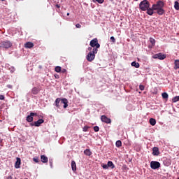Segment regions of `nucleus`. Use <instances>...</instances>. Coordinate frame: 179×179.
I'll return each mask as SVG.
<instances>
[{"label":"nucleus","mask_w":179,"mask_h":179,"mask_svg":"<svg viewBox=\"0 0 179 179\" xmlns=\"http://www.w3.org/2000/svg\"><path fill=\"white\" fill-rule=\"evenodd\" d=\"M163 8H164V2L160 0L158 1L157 3L152 5V9L157 10V15L160 16L164 15V9H163Z\"/></svg>","instance_id":"obj_1"},{"label":"nucleus","mask_w":179,"mask_h":179,"mask_svg":"<svg viewBox=\"0 0 179 179\" xmlns=\"http://www.w3.org/2000/svg\"><path fill=\"white\" fill-rule=\"evenodd\" d=\"M98 51L99 50L92 49V52H90L86 57L87 61H88L89 62L94 61V59L96 58V54H97Z\"/></svg>","instance_id":"obj_2"},{"label":"nucleus","mask_w":179,"mask_h":179,"mask_svg":"<svg viewBox=\"0 0 179 179\" xmlns=\"http://www.w3.org/2000/svg\"><path fill=\"white\" fill-rule=\"evenodd\" d=\"M139 8L141 10H148L150 8V3L148 0H143L140 3Z\"/></svg>","instance_id":"obj_3"},{"label":"nucleus","mask_w":179,"mask_h":179,"mask_svg":"<svg viewBox=\"0 0 179 179\" xmlns=\"http://www.w3.org/2000/svg\"><path fill=\"white\" fill-rule=\"evenodd\" d=\"M90 45V47H92V50H99V48H100V43H99V39H97V38H95L91 40Z\"/></svg>","instance_id":"obj_4"},{"label":"nucleus","mask_w":179,"mask_h":179,"mask_svg":"<svg viewBox=\"0 0 179 179\" xmlns=\"http://www.w3.org/2000/svg\"><path fill=\"white\" fill-rule=\"evenodd\" d=\"M12 45H13L12 42H10V41H8V40L3 41L0 43V48H5L6 50L10 48Z\"/></svg>","instance_id":"obj_5"},{"label":"nucleus","mask_w":179,"mask_h":179,"mask_svg":"<svg viewBox=\"0 0 179 179\" xmlns=\"http://www.w3.org/2000/svg\"><path fill=\"white\" fill-rule=\"evenodd\" d=\"M150 167L152 170H157V169H160V162L157 161H152L150 162Z\"/></svg>","instance_id":"obj_6"},{"label":"nucleus","mask_w":179,"mask_h":179,"mask_svg":"<svg viewBox=\"0 0 179 179\" xmlns=\"http://www.w3.org/2000/svg\"><path fill=\"white\" fill-rule=\"evenodd\" d=\"M152 58H154V59H166V55L163 53L155 54L152 56Z\"/></svg>","instance_id":"obj_7"},{"label":"nucleus","mask_w":179,"mask_h":179,"mask_svg":"<svg viewBox=\"0 0 179 179\" xmlns=\"http://www.w3.org/2000/svg\"><path fill=\"white\" fill-rule=\"evenodd\" d=\"M33 117H37V113L31 112L29 115L27 117V122H33Z\"/></svg>","instance_id":"obj_8"},{"label":"nucleus","mask_w":179,"mask_h":179,"mask_svg":"<svg viewBox=\"0 0 179 179\" xmlns=\"http://www.w3.org/2000/svg\"><path fill=\"white\" fill-rule=\"evenodd\" d=\"M101 120L102 122H105V124H111V119L104 115L101 116Z\"/></svg>","instance_id":"obj_9"},{"label":"nucleus","mask_w":179,"mask_h":179,"mask_svg":"<svg viewBox=\"0 0 179 179\" xmlns=\"http://www.w3.org/2000/svg\"><path fill=\"white\" fill-rule=\"evenodd\" d=\"M41 124H44V120L43 119H39L38 121L34 122V124H31V127L34 125L35 127H40Z\"/></svg>","instance_id":"obj_10"},{"label":"nucleus","mask_w":179,"mask_h":179,"mask_svg":"<svg viewBox=\"0 0 179 179\" xmlns=\"http://www.w3.org/2000/svg\"><path fill=\"white\" fill-rule=\"evenodd\" d=\"M152 155L153 156H159V155H160V152L159 151V148L154 147L152 148Z\"/></svg>","instance_id":"obj_11"},{"label":"nucleus","mask_w":179,"mask_h":179,"mask_svg":"<svg viewBox=\"0 0 179 179\" xmlns=\"http://www.w3.org/2000/svg\"><path fill=\"white\" fill-rule=\"evenodd\" d=\"M62 104H64V108H66L69 106V101L68 99L63 98L62 99V101H61Z\"/></svg>","instance_id":"obj_12"},{"label":"nucleus","mask_w":179,"mask_h":179,"mask_svg":"<svg viewBox=\"0 0 179 179\" xmlns=\"http://www.w3.org/2000/svg\"><path fill=\"white\" fill-rule=\"evenodd\" d=\"M34 47V43H31V42H27L24 44V48H33Z\"/></svg>","instance_id":"obj_13"},{"label":"nucleus","mask_w":179,"mask_h":179,"mask_svg":"<svg viewBox=\"0 0 179 179\" xmlns=\"http://www.w3.org/2000/svg\"><path fill=\"white\" fill-rule=\"evenodd\" d=\"M155 9H153V6H152V8H148L147 9V14L149 15L150 16H152L155 12L153 11Z\"/></svg>","instance_id":"obj_14"},{"label":"nucleus","mask_w":179,"mask_h":179,"mask_svg":"<svg viewBox=\"0 0 179 179\" xmlns=\"http://www.w3.org/2000/svg\"><path fill=\"white\" fill-rule=\"evenodd\" d=\"M41 162H42V163H48V157L45 155H41Z\"/></svg>","instance_id":"obj_15"},{"label":"nucleus","mask_w":179,"mask_h":179,"mask_svg":"<svg viewBox=\"0 0 179 179\" xmlns=\"http://www.w3.org/2000/svg\"><path fill=\"white\" fill-rule=\"evenodd\" d=\"M20 163H21L20 158L17 157V161L15 162V169H20Z\"/></svg>","instance_id":"obj_16"},{"label":"nucleus","mask_w":179,"mask_h":179,"mask_svg":"<svg viewBox=\"0 0 179 179\" xmlns=\"http://www.w3.org/2000/svg\"><path fill=\"white\" fill-rule=\"evenodd\" d=\"M150 43L152 44V45L150 46V48H152V47H155L156 44V40L153 38H150Z\"/></svg>","instance_id":"obj_17"},{"label":"nucleus","mask_w":179,"mask_h":179,"mask_svg":"<svg viewBox=\"0 0 179 179\" xmlns=\"http://www.w3.org/2000/svg\"><path fill=\"white\" fill-rule=\"evenodd\" d=\"M62 99H61V98H57V99H56V100H55V106H56V107H57L58 108H59V103H61V101H62Z\"/></svg>","instance_id":"obj_18"},{"label":"nucleus","mask_w":179,"mask_h":179,"mask_svg":"<svg viewBox=\"0 0 179 179\" xmlns=\"http://www.w3.org/2000/svg\"><path fill=\"white\" fill-rule=\"evenodd\" d=\"M71 169L73 171H76V162H75V161L71 162Z\"/></svg>","instance_id":"obj_19"},{"label":"nucleus","mask_w":179,"mask_h":179,"mask_svg":"<svg viewBox=\"0 0 179 179\" xmlns=\"http://www.w3.org/2000/svg\"><path fill=\"white\" fill-rule=\"evenodd\" d=\"M84 154L85 155V156H92V151H90V149H86L85 150H84Z\"/></svg>","instance_id":"obj_20"},{"label":"nucleus","mask_w":179,"mask_h":179,"mask_svg":"<svg viewBox=\"0 0 179 179\" xmlns=\"http://www.w3.org/2000/svg\"><path fill=\"white\" fill-rule=\"evenodd\" d=\"M150 125H152V127H155V125H156V119L150 118Z\"/></svg>","instance_id":"obj_21"},{"label":"nucleus","mask_w":179,"mask_h":179,"mask_svg":"<svg viewBox=\"0 0 179 179\" xmlns=\"http://www.w3.org/2000/svg\"><path fill=\"white\" fill-rule=\"evenodd\" d=\"M38 89L36 87H34L31 90L32 94H38Z\"/></svg>","instance_id":"obj_22"},{"label":"nucleus","mask_w":179,"mask_h":179,"mask_svg":"<svg viewBox=\"0 0 179 179\" xmlns=\"http://www.w3.org/2000/svg\"><path fill=\"white\" fill-rule=\"evenodd\" d=\"M131 66H134V68H139V66H141L139 63H138L136 62H131Z\"/></svg>","instance_id":"obj_23"},{"label":"nucleus","mask_w":179,"mask_h":179,"mask_svg":"<svg viewBox=\"0 0 179 179\" xmlns=\"http://www.w3.org/2000/svg\"><path fill=\"white\" fill-rule=\"evenodd\" d=\"M174 8L176 10H179V2L177 0L174 2Z\"/></svg>","instance_id":"obj_24"},{"label":"nucleus","mask_w":179,"mask_h":179,"mask_svg":"<svg viewBox=\"0 0 179 179\" xmlns=\"http://www.w3.org/2000/svg\"><path fill=\"white\" fill-rule=\"evenodd\" d=\"M174 64H175V69H179V59H176L175 60V62H174Z\"/></svg>","instance_id":"obj_25"},{"label":"nucleus","mask_w":179,"mask_h":179,"mask_svg":"<svg viewBox=\"0 0 179 179\" xmlns=\"http://www.w3.org/2000/svg\"><path fill=\"white\" fill-rule=\"evenodd\" d=\"M116 148H121V146H122V142H121L120 140H118L116 141Z\"/></svg>","instance_id":"obj_26"},{"label":"nucleus","mask_w":179,"mask_h":179,"mask_svg":"<svg viewBox=\"0 0 179 179\" xmlns=\"http://www.w3.org/2000/svg\"><path fill=\"white\" fill-rule=\"evenodd\" d=\"M108 167H110L111 169H114L115 167V166L114 165L113 162L109 161V162H108Z\"/></svg>","instance_id":"obj_27"},{"label":"nucleus","mask_w":179,"mask_h":179,"mask_svg":"<svg viewBox=\"0 0 179 179\" xmlns=\"http://www.w3.org/2000/svg\"><path fill=\"white\" fill-rule=\"evenodd\" d=\"M162 96L163 99H169V94H167L166 92H163L162 94Z\"/></svg>","instance_id":"obj_28"},{"label":"nucleus","mask_w":179,"mask_h":179,"mask_svg":"<svg viewBox=\"0 0 179 179\" xmlns=\"http://www.w3.org/2000/svg\"><path fill=\"white\" fill-rule=\"evenodd\" d=\"M55 72H57V73H59V72H61V71H62L61 66H56L55 68Z\"/></svg>","instance_id":"obj_29"},{"label":"nucleus","mask_w":179,"mask_h":179,"mask_svg":"<svg viewBox=\"0 0 179 179\" xmlns=\"http://www.w3.org/2000/svg\"><path fill=\"white\" fill-rule=\"evenodd\" d=\"M173 103H177V101H179V96H176L172 99Z\"/></svg>","instance_id":"obj_30"},{"label":"nucleus","mask_w":179,"mask_h":179,"mask_svg":"<svg viewBox=\"0 0 179 179\" xmlns=\"http://www.w3.org/2000/svg\"><path fill=\"white\" fill-rule=\"evenodd\" d=\"M101 167L104 169V170H107V169H108V164H101Z\"/></svg>","instance_id":"obj_31"},{"label":"nucleus","mask_w":179,"mask_h":179,"mask_svg":"<svg viewBox=\"0 0 179 179\" xmlns=\"http://www.w3.org/2000/svg\"><path fill=\"white\" fill-rule=\"evenodd\" d=\"M92 2H97L98 3H104V0H92Z\"/></svg>","instance_id":"obj_32"},{"label":"nucleus","mask_w":179,"mask_h":179,"mask_svg":"<svg viewBox=\"0 0 179 179\" xmlns=\"http://www.w3.org/2000/svg\"><path fill=\"white\" fill-rule=\"evenodd\" d=\"M94 132H99V131H100V128L99 127V126L94 127Z\"/></svg>","instance_id":"obj_33"},{"label":"nucleus","mask_w":179,"mask_h":179,"mask_svg":"<svg viewBox=\"0 0 179 179\" xmlns=\"http://www.w3.org/2000/svg\"><path fill=\"white\" fill-rule=\"evenodd\" d=\"M89 129V127L87 126H85L83 128V132H87V130Z\"/></svg>","instance_id":"obj_34"},{"label":"nucleus","mask_w":179,"mask_h":179,"mask_svg":"<svg viewBox=\"0 0 179 179\" xmlns=\"http://www.w3.org/2000/svg\"><path fill=\"white\" fill-rule=\"evenodd\" d=\"M33 161L35 162V163H38V157H34Z\"/></svg>","instance_id":"obj_35"},{"label":"nucleus","mask_w":179,"mask_h":179,"mask_svg":"<svg viewBox=\"0 0 179 179\" xmlns=\"http://www.w3.org/2000/svg\"><path fill=\"white\" fill-rule=\"evenodd\" d=\"M110 40H111L112 43H115V38H114V36H111Z\"/></svg>","instance_id":"obj_36"},{"label":"nucleus","mask_w":179,"mask_h":179,"mask_svg":"<svg viewBox=\"0 0 179 179\" xmlns=\"http://www.w3.org/2000/svg\"><path fill=\"white\" fill-rule=\"evenodd\" d=\"M88 51H90V52H93V47H89L88 48Z\"/></svg>","instance_id":"obj_37"},{"label":"nucleus","mask_w":179,"mask_h":179,"mask_svg":"<svg viewBox=\"0 0 179 179\" xmlns=\"http://www.w3.org/2000/svg\"><path fill=\"white\" fill-rule=\"evenodd\" d=\"M76 27L77 29H80V27H82V25H80V24H76Z\"/></svg>","instance_id":"obj_38"},{"label":"nucleus","mask_w":179,"mask_h":179,"mask_svg":"<svg viewBox=\"0 0 179 179\" xmlns=\"http://www.w3.org/2000/svg\"><path fill=\"white\" fill-rule=\"evenodd\" d=\"M139 89H140V90H145V86H143V85H140V86H139Z\"/></svg>","instance_id":"obj_39"},{"label":"nucleus","mask_w":179,"mask_h":179,"mask_svg":"<svg viewBox=\"0 0 179 179\" xmlns=\"http://www.w3.org/2000/svg\"><path fill=\"white\" fill-rule=\"evenodd\" d=\"M61 72H62V73H66V69H62Z\"/></svg>","instance_id":"obj_40"},{"label":"nucleus","mask_w":179,"mask_h":179,"mask_svg":"<svg viewBox=\"0 0 179 179\" xmlns=\"http://www.w3.org/2000/svg\"><path fill=\"white\" fill-rule=\"evenodd\" d=\"M0 100H5V96L0 95Z\"/></svg>","instance_id":"obj_41"},{"label":"nucleus","mask_w":179,"mask_h":179,"mask_svg":"<svg viewBox=\"0 0 179 179\" xmlns=\"http://www.w3.org/2000/svg\"><path fill=\"white\" fill-rule=\"evenodd\" d=\"M55 77L56 78V79H59V76L58 75L55 76Z\"/></svg>","instance_id":"obj_42"},{"label":"nucleus","mask_w":179,"mask_h":179,"mask_svg":"<svg viewBox=\"0 0 179 179\" xmlns=\"http://www.w3.org/2000/svg\"><path fill=\"white\" fill-rule=\"evenodd\" d=\"M7 179H12V177L10 176L7 177Z\"/></svg>","instance_id":"obj_43"},{"label":"nucleus","mask_w":179,"mask_h":179,"mask_svg":"<svg viewBox=\"0 0 179 179\" xmlns=\"http://www.w3.org/2000/svg\"><path fill=\"white\" fill-rule=\"evenodd\" d=\"M57 8H59V5L57 4L56 5Z\"/></svg>","instance_id":"obj_44"},{"label":"nucleus","mask_w":179,"mask_h":179,"mask_svg":"<svg viewBox=\"0 0 179 179\" xmlns=\"http://www.w3.org/2000/svg\"><path fill=\"white\" fill-rule=\"evenodd\" d=\"M67 16H69V13H67Z\"/></svg>","instance_id":"obj_45"},{"label":"nucleus","mask_w":179,"mask_h":179,"mask_svg":"<svg viewBox=\"0 0 179 179\" xmlns=\"http://www.w3.org/2000/svg\"><path fill=\"white\" fill-rule=\"evenodd\" d=\"M41 117H43V116H39L38 117H39V118H41Z\"/></svg>","instance_id":"obj_46"},{"label":"nucleus","mask_w":179,"mask_h":179,"mask_svg":"<svg viewBox=\"0 0 179 179\" xmlns=\"http://www.w3.org/2000/svg\"><path fill=\"white\" fill-rule=\"evenodd\" d=\"M1 1H5V0H1Z\"/></svg>","instance_id":"obj_47"}]
</instances>
